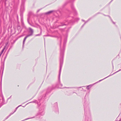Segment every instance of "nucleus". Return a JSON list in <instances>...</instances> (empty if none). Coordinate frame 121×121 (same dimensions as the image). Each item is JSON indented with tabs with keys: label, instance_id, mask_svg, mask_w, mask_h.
I'll use <instances>...</instances> for the list:
<instances>
[{
	"label": "nucleus",
	"instance_id": "1",
	"mask_svg": "<svg viewBox=\"0 0 121 121\" xmlns=\"http://www.w3.org/2000/svg\"><path fill=\"white\" fill-rule=\"evenodd\" d=\"M61 58L60 59V70L59 71V79H60V77L61 70V69L63 64V53L62 52L61 53Z\"/></svg>",
	"mask_w": 121,
	"mask_h": 121
},
{
	"label": "nucleus",
	"instance_id": "2",
	"mask_svg": "<svg viewBox=\"0 0 121 121\" xmlns=\"http://www.w3.org/2000/svg\"><path fill=\"white\" fill-rule=\"evenodd\" d=\"M29 29L30 30L29 32L30 33V34L29 35L30 36H32V35L34 32L33 30V29L31 28H29Z\"/></svg>",
	"mask_w": 121,
	"mask_h": 121
},
{
	"label": "nucleus",
	"instance_id": "3",
	"mask_svg": "<svg viewBox=\"0 0 121 121\" xmlns=\"http://www.w3.org/2000/svg\"><path fill=\"white\" fill-rule=\"evenodd\" d=\"M21 105H19V106H18V107H17L16 108V110L14 111V112L13 113H11L7 117L6 119H7L9 117V116H10L12 114H13L16 111V110H17V108H18V107H19L20 106H21Z\"/></svg>",
	"mask_w": 121,
	"mask_h": 121
},
{
	"label": "nucleus",
	"instance_id": "4",
	"mask_svg": "<svg viewBox=\"0 0 121 121\" xmlns=\"http://www.w3.org/2000/svg\"><path fill=\"white\" fill-rule=\"evenodd\" d=\"M121 70V69H120V70H118V71H117L116 72H115V73H113L112 74V75H109V76H108V77H106V78H104V79H102V80H99V82H100V81H101L102 80H103V79H105L106 78H108V77H109V76H110L111 75H113V74H114L115 73H117V72H119V71H120V70Z\"/></svg>",
	"mask_w": 121,
	"mask_h": 121
},
{
	"label": "nucleus",
	"instance_id": "5",
	"mask_svg": "<svg viewBox=\"0 0 121 121\" xmlns=\"http://www.w3.org/2000/svg\"><path fill=\"white\" fill-rule=\"evenodd\" d=\"M92 86V85H88V86H86V88L87 89H89V86H90V87H91Z\"/></svg>",
	"mask_w": 121,
	"mask_h": 121
},
{
	"label": "nucleus",
	"instance_id": "6",
	"mask_svg": "<svg viewBox=\"0 0 121 121\" xmlns=\"http://www.w3.org/2000/svg\"><path fill=\"white\" fill-rule=\"evenodd\" d=\"M53 12V11H49L48 12L46 13V14H50V13H52Z\"/></svg>",
	"mask_w": 121,
	"mask_h": 121
},
{
	"label": "nucleus",
	"instance_id": "7",
	"mask_svg": "<svg viewBox=\"0 0 121 121\" xmlns=\"http://www.w3.org/2000/svg\"><path fill=\"white\" fill-rule=\"evenodd\" d=\"M30 36V35H27L24 39L26 40V39L28 37Z\"/></svg>",
	"mask_w": 121,
	"mask_h": 121
},
{
	"label": "nucleus",
	"instance_id": "8",
	"mask_svg": "<svg viewBox=\"0 0 121 121\" xmlns=\"http://www.w3.org/2000/svg\"><path fill=\"white\" fill-rule=\"evenodd\" d=\"M30 36V35H27L24 39L26 40V39L28 37Z\"/></svg>",
	"mask_w": 121,
	"mask_h": 121
},
{
	"label": "nucleus",
	"instance_id": "9",
	"mask_svg": "<svg viewBox=\"0 0 121 121\" xmlns=\"http://www.w3.org/2000/svg\"><path fill=\"white\" fill-rule=\"evenodd\" d=\"M5 48V47H4V48L2 49V51H1V54H0V55H1L3 53V52H4V49Z\"/></svg>",
	"mask_w": 121,
	"mask_h": 121
},
{
	"label": "nucleus",
	"instance_id": "10",
	"mask_svg": "<svg viewBox=\"0 0 121 121\" xmlns=\"http://www.w3.org/2000/svg\"><path fill=\"white\" fill-rule=\"evenodd\" d=\"M25 40H26L24 39V40L23 41V45L24 44Z\"/></svg>",
	"mask_w": 121,
	"mask_h": 121
},
{
	"label": "nucleus",
	"instance_id": "11",
	"mask_svg": "<svg viewBox=\"0 0 121 121\" xmlns=\"http://www.w3.org/2000/svg\"><path fill=\"white\" fill-rule=\"evenodd\" d=\"M41 35V34H37V35H35V36H39V35Z\"/></svg>",
	"mask_w": 121,
	"mask_h": 121
},
{
	"label": "nucleus",
	"instance_id": "12",
	"mask_svg": "<svg viewBox=\"0 0 121 121\" xmlns=\"http://www.w3.org/2000/svg\"><path fill=\"white\" fill-rule=\"evenodd\" d=\"M38 114L39 115L40 114L41 115H43L44 114L43 113H42L41 114H40V113H39Z\"/></svg>",
	"mask_w": 121,
	"mask_h": 121
},
{
	"label": "nucleus",
	"instance_id": "13",
	"mask_svg": "<svg viewBox=\"0 0 121 121\" xmlns=\"http://www.w3.org/2000/svg\"><path fill=\"white\" fill-rule=\"evenodd\" d=\"M86 22H85V23L83 25V26L85 24V23H86Z\"/></svg>",
	"mask_w": 121,
	"mask_h": 121
},
{
	"label": "nucleus",
	"instance_id": "14",
	"mask_svg": "<svg viewBox=\"0 0 121 121\" xmlns=\"http://www.w3.org/2000/svg\"><path fill=\"white\" fill-rule=\"evenodd\" d=\"M61 86H62V85L61 84H60Z\"/></svg>",
	"mask_w": 121,
	"mask_h": 121
},
{
	"label": "nucleus",
	"instance_id": "15",
	"mask_svg": "<svg viewBox=\"0 0 121 121\" xmlns=\"http://www.w3.org/2000/svg\"><path fill=\"white\" fill-rule=\"evenodd\" d=\"M121 121V120H120V121Z\"/></svg>",
	"mask_w": 121,
	"mask_h": 121
},
{
	"label": "nucleus",
	"instance_id": "16",
	"mask_svg": "<svg viewBox=\"0 0 121 121\" xmlns=\"http://www.w3.org/2000/svg\"><path fill=\"white\" fill-rule=\"evenodd\" d=\"M82 20L83 21H84V20Z\"/></svg>",
	"mask_w": 121,
	"mask_h": 121
},
{
	"label": "nucleus",
	"instance_id": "17",
	"mask_svg": "<svg viewBox=\"0 0 121 121\" xmlns=\"http://www.w3.org/2000/svg\"><path fill=\"white\" fill-rule=\"evenodd\" d=\"M30 119V118H28V119ZM27 119H26V120H27Z\"/></svg>",
	"mask_w": 121,
	"mask_h": 121
}]
</instances>
